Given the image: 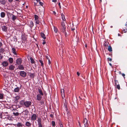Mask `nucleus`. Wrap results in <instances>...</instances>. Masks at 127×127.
I'll use <instances>...</instances> for the list:
<instances>
[{
	"instance_id": "603ef678",
	"label": "nucleus",
	"mask_w": 127,
	"mask_h": 127,
	"mask_svg": "<svg viewBox=\"0 0 127 127\" xmlns=\"http://www.w3.org/2000/svg\"><path fill=\"white\" fill-rule=\"evenodd\" d=\"M3 57V56L1 55V54H0V60L2 59V58Z\"/></svg>"
},
{
	"instance_id": "dca6fc26",
	"label": "nucleus",
	"mask_w": 127,
	"mask_h": 127,
	"mask_svg": "<svg viewBox=\"0 0 127 127\" xmlns=\"http://www.w3.org/2000/svg\"><path fill=\"white\" fill-rule=\"evenodd\" d=\"M38 91L39 94H40L41 95H43V93L42 91V90H41V88L40 87H39L38 89Z\"/></svg>"
},
{
	"instance_id": "393cba45",
	"label": "nucleus",
	"mask_w": 127,
	"mask_h": 127,
	"mask_svg": "<svg viewBox=\"0 0 127 127\" xmlns=\"http://www.w3.org/2000/svg\"><path fill=\"white\" fill-rule=\"evenodd\" d=\"M5 13L3 12H2L0 13V16L2 18H4L5 17Z\"/></svg>"
},
{
	"instance_id": "f03ea898",
	"label": "nucleus",
	"mask_w": 127,
	"mask_h": 127,
	"mask_svg": "<svg viewBox=\"0 0 127 127\" xmlns=\"http://www.w3.org/2000/svg\"><path fill=\"white\" fill-rule=\"evenodd\" d=\"M32 102L30 101H25L24 106L26 108H29L31 105Z\"/></svg>"
},
{
	"instance_id": "5fc2aeb1",
	"label": "nucleus",
	"mask_w": 127,
	"mask_h": 127,
	"mask_svg": "<svg viewBox=\"0 0 127 127\" xmlns=\"http://www.w3.org/2000/svg\"><path fill=\"white\" fill-rule=\"evenodd\" d=\"M121 74L122 75V76L124 77V78H125V75L123 73H122V74Z\"/></svg>"
},
{
	"instance_id": "37998d69",
	"label": "nucleus",
	"mask_w": 127,
	"mask_h": 127,
	"mask_svg": "<svg viewBox=\"0 0 127 127\" xmlns=\"http://www.w3.org/2000/svg\"><path fill=\"white\" fill-rule=\"evenodd\" d=\"M54 30L55 33H56L57 32V28L54 27Z\"/></svg>"
},
{
	"instance_id": "a18cd8bd",
	"label": "nucleus",
	"mask_w": 127,
	"mask_h": 127,
	"mask_svg": "<svg viewBox=\"0 0 127 127\" xmlns=\"http://www.w3.org/2000/svg\"><path fill=\"white\" fill-rule=\"evenodd\" d=\"M30 77H33L34 76V73H31L30 74Z\"/></svg>"
},
{
	"instance_id": "b1692460",
	"label": "nucleus",
	"mask_w": 127,
	"mask_h": 127,
	"mask_svg": "<svg viewBox=\"0 0 127 127\" xmlns=\"http://www.w3.org/2000/svg\"><path fill=\"white\" fill-rule=\"evenodd\" d=\"M9 62V63L11 64L12 63L13 61V59L12 58H9L8 59Z\"/></svg>"
},
{
	"instance_id": "5701e85b",
	"label": "nucleus",
	"mask_w": 127,
	"mask_h": 127,
	"mask_svg": "<svg viewBox=\"0 0 127 127\" xmlns=\"http://www.w3.org/2000/svg\"><path fill=\"white\" fill-rule=\"evenodd\" d=\"M40 35L44 39H45L46 38V37L45 36V34L42 32H41L40 33Z\"/></svg>"
},
{
	"instance_id": "473e14b6",
	"label": "nucleus",
	"mask_w": 127,
	"mask_h": 127,
	"mask_svg": "<svg viewBox=\"0 0 127 127\" xmlns=\"http://www.w3.org/2000/svg\"><path fill=\"white\" fill-rule=\"evenodd\" d=\"M108 50L110 52H111L112 51V48L110 46H109L108 48Z\"/></svg>"
},
{
	"instance_id": "c756f323",
	"label": "nucleus",
	"mask_w": 127,
	"mask_h": 127,
	"mask_svg": "<svg viewBox=\"0 0 127 127\" xmlns=\"http://www.w3.org/2000/svg\"><path fill=\"white\" fill-rule=\"evenodd\" d=\"M0 2L3 4H5L6 2L5 0H0Z\"/></svg>"
},
{
	"instance_id": "72a5a7b5",
	"label": "nucleus",
	"mask_w": 127,
	"mask_h": 127,
	"mask_svg": "<svg viewBox=\"0 0 127 127\" xmlns=\"http://www.w3.org/2000/svg\"><path fill=\"white\" fill-rule=\"evenodd\" d=\"M51 124L53 127H55V122L54 121H52L51 122Z\"/></svg>"
},
{
	"instance_id": "09e8293b",
	"label": "nucleus",
	"mask_w": 127,
	"mask_h": 127,
	"mask_svg": "<svg viewBox=\"0 0 127 127\" xmlns=\"http://www.w3.org/2000/svg\"><path fill=\"white\" fill-rule=\"evenodd\" d=\"M39 4L41 6H43V3L42 2H39Z\"/></svg>"
},
{
	"instance_id": "6ab92c4d",
	"label": "nucleus",
	"mask_w": 127,
	"mask_h": 127,
	"mask_svg": "<svg viewBox=\"0 0 127 127\" xmlns=\"http://www.w3.org/2000/svg\"><path fill=\"white\" fill-rule=\"evenodd\" d=\"M25 125L27 126L28 127H30L31 125V124L29 122L27 121L26 122Z\"/></svg>"
},
{
	"instance_id": "49530a36",
	"label": "nucleus",
	"mask_w": 127,
	"mask_h": 127,
	"mask_svg": "<svg viewBox=\"0 0 127 127\" xmlns=\"http://www.w3.org/2000/svg\"><path fill=\"white\" fill-rule=\"evenodd\" d=\"M13 38L14 39V41H17V39L16 37H13Z\"/></svg>"
},
{
	"instance_id": "e2e57ef3",
	"label": "nucleus",
	"mask_w": 127,
	"mask_h": 127,
	"mask_svg": "<svg viewBox=\"0 0 127 127\" xmlns=\"http://www.w3.org/2000/svg\"><path fill=\"white\" fill-rule=\"evenodd\" d=\"M64 107L66 108V109H67V105L66 104H64Z\"/></svg>"
},
{
	"instance_id": "6e6552de",
	"label": "nucleus",
	"mask_w": 127,
	"mask_h": 127,
	"mask_svg": "<svg viewBox=\"0 0 127 127\" xmlns=\"http://www.w3.org/2000/svg\"><path fill=\"white\" fill-rule=\"evenodd\" d=\"M37 118V116L36 114H33L31 117V120L32 121H35L36 120Z\"/></svg>"
},
{
	"instance_id": "4be33fe9",
	"label": "nucleus",
	"mask_w": 127,
	"mask_h": 127,
	"mask_svg": "<svg viewBox=\"0 0 127 127\" xmlns=\"http://www.w3.org/2000/svg\"><path fill=\"white\" fill-rule=\"evenodd\" d=\"M6 13L8 17V18L10 17H11V15L12 16L13 15L12 14L8 12H7Z\"/></svg>"
},
{
	"instance_id": "ddd939ff",
	"label": "nucleus",
	"mask_w": 127,
	"mask_h": 127,
	"mask_svg": "<svg viewBox=\"0 0 127 127\" xmlns=\"http://www.w3.org/2000/svg\"><path fill=\"white\" fill-rule=\"evenodd\" d=\"M15 67L14 66L11 64L9 66V70H12L14 69Z\"/></svg>"
},
{
	"instance_id": "20e7f679",
	"label": "nucleus",
	"mask_w": 127,
	"mask_h": 127,
	"mask_svg": "<svg viewBox=\"0 0 127 127\" xmlns=\"http://www.w3.org/2000/svg\"><path fill=\"white\" fill-rule=\"evenodd\" d=\"M20 75L21 76L25 77L27 76V73L24 71H21L20 72Z\"/></svg>"
},
{
	"instance_id": "39448f33",
	"label": "nucleus",
	"mask_w": 127,
	"mask_h": 127,
	"mask_svg": "<svg viewBox=\"0 0 127 127\" xmlns=\"http://www.w3.org/2000/svg\"><path fill=\"white\" fill-rule=\"evenodd\" d=\"M13 112V115L15 116H17L19 115V113L18 112L17 110L16 109H13L12 110Z\"/></svg>"
},
{
	"instance_id": "2f4dec72",
	"label": "nucleus",
	"mask_w": 127,
	"mask_h": 127,
	"mask_svg": "<svg viewBox=\"0 0 127 127\" xmlns=\"http://www.w3.org/2000/svg\"><path fill=\"white\" fill-rule=\"evenodd\" d=\"M30 60L31 61V63L32 64H34V63L35 62L34 60L31 57L30 58Z\"/></svg>"
},
{
	"instance_id": "c9c22d12",
	"label": "nucleus",
	"mask_w": 127,
	"mask_h": 127,
	"mask_svg": "<svg viewBox=\"0 0 127 127\" xmlns=\"http://www.w3.org/2000/svg\"><path fill=\"white\" fill-rule=\"evenodd\" d=\"M39 62L41 64V65L43 68L44 67L42 61L39 60Z\"/></svg>"
},
{
	"instance_id": "338daca9",
	"label": "nucleus",
	"mask_w": 127,
	"mask_h": 127,
	"mask_svg": "<svg viewBox=\"0 0 127 127\" xmlns=\"http://www.w3.org/2000/svg\"><path fill=\"white\" fill-rule=\"evenodd\" d=\"M46 58L48 60H49V57L48 56H46Z\"/></svg>"
},
{
	"instance_id": "6e6d98bb",
	"label": "nucleus",
	"mask_w": 127,
	"mask_h": 127,
	"mask_svg": "<svg viewBox=\"0 0 127 127\" xmlns=\"http://www.w3.org/2000/svg\"><path fill=\"white\" fill-rule=\"evenodd\" d=\"M64 33L65 36L66 37L67 35V33L66 32V31L65 32H63Z\"/></svg>"
},
{
	"instance_id": "3c124183",
	"label": "nucleus",
	"mask_w": 127,
	"mask_h": 127,
	"mask_svg": "<svg viewBox=\"0 0 127 127\" xmlns=\"http://www.w3.org/2000/svg\"><path fill=\"white\" fill-rule=\"evenodd\" d=\"M108 61H112V59L111 58H107Z\"/></svg>"
},
{
	"instance_id": "c03bdc74",
	"label": "nucleus",
	"mask_w": 127,
	"mask_h": 127,
	"mask_svg": "<svg viewBox=\"0 0 127 127\" xmlns=\"http://www.w3.org/2000/svg\"><path fill=\"white\" fill-rule=\"evenodd\" d=\"M61 93L62 96H63V95L64 97V92H61Z\"/></svg>"
},
{
	"instance_id": "69168bd1",
	"label": "nucleus",
	"mask_w": 127,
	"mask_h": 127,
	"mask_svg": "<svg viewBox=\"0 0 127 127\" xmlns=\"http://www.w3.org/2000/svg\"><path fill=\"white\" fill-rule=\"evenodd\" d=\"M77 75L78 76H79V75H80V73L79 72H77Z\"/></svg>"
},
{
	"instance_id": "13d9d810",
	"label": "nucleus",
	"mask_w": 127,
	"mask_h": 127,
	"mask_svg": "<svg viewBox=\"0 0 127 127\" xmlns=\"http://www.w3.org/2000/svg\"><path fill=\"white\" fill-rule=\"evenodd\" d=\"M107 44L106 43V42H105V43H104V46H105L106 47V46H107Z\"/></svg>"
},
{
	"instance_id": "0eeeda50",
	"label": "nucleus",
	"mask_w": 127,
	"mask_h": 127,
	"mask_svg": "<svg viewBox=\"0 0 127 127\" xmlns=\"http://www.w3.org/2000/svg\"><path fill=\"white\" fill-rule=\"evenodd\" d=\"M29 113L28 111L26 109L23 111V112L22 113L25 115V117H27L28 113Z\"/></svg>"
},
{
	"instance_id": "9b49d317",
	"label": "nucleus",
	"mask_w": 127,
	"mask_h": 127,
	"mask_svg": "<svg viewBox=\"0 0 127 127\" xmlns=\"http://www.w3.org/2000/svg\"><path fill=\"white\" fill-rule=\"evenodd\" d=\"M24 66L21 64H20L18 66V68L17 69H19V70H23L24 69Z\"/></svg>"
},
{
	"instance_id": "7ed1b4c3",
	"label": "nucleus",
	"mask_w": 127,
	"mask_h": 127,
	"mask_svg": "<svg viewBox=\"0 0 127 127\" xmlns=\"http://www.w3.org/2000/svg\"><path fill=\"white\" fill-rule=\"evenodd\" d=\"M83 123L84 124V127H88L89 125L88 120L86 118L84 119Z\"/></svg>"
},
{
	"instance_id": "f3484780",
	"label": "nucleus",
	"mask_w": 127,
	"mask_h": 127,
	"mask_svg": "<svg viewBox=\"0 0 127 127\" xmlns=\"http://www.w3.org/2000/svg\"><path fill=\"white\" fill-rule=\"evenodd\" d=\"M29 24L30 26V27L31 28L33 27L34 26V24L32 21L31 20L30 21H29Z\"/></svg>"
},
{
	"instance_id": "bf43d9fd",
	"label": "nucleus",
	"mask_w": 127,
	"mask_h": 127,
	"mask_svg": "<svg viewBox=\"0 0 127 127\" xmlns=\"http://www.w3.org/2000/svg\"><path fill=\"white\" fill-rule=\"evenodd\" d=\"M51 61H50V60H48V64H49V65H50V64H51Z\"/></svg>"
},
{
	"instance_id": "cd10ccee",
	"label": "nucleus",
	"mask_w": 127,
	"mask_h": 127,
	"mask_svg": "<svg viewBox=\"0 0 127 127\" xmlns=\"http://www.w3.org/2000/svg\"><path fill=\"white\" fill-rule=\"evenodd\" d=\"M25 101L24 100H22L20 102V104L21 105H24Z\"/></svg>"
},
{
	"instance_id": "774afa93",
	"label": "nucleus",
	"mask_w": 127,
	"mask_h": 127,
	"mask_svg": "<svg viewBox=\"0 0 127 127\" xmlns=\"http://www.w3.org/2000/svg\"><path fill=\"white\" fill-rule=\"evenodd\" d=\"M53 14L54 15H56V13L55 11H53Z\"/></svg>"
},
{
	"instance_id": "2eb2a0df",
	"label": "nucleus",
	"mask_w": 127,
	"mask_h": 127,
	"mask_svg": "<svg viewBox=\"0 0 127 127\" xmlns=\"http://www.w3.org/2000/svg\"><path fill=\"white\" fill-rule=\"evenodd\" d=\"M21 85L20 88H19V87H18L15 88L14 91V92H18L21 89Z\"/></svg>"
},
{
	"instance_id": "58836bf2",
	"label": "nucleus",
	"mask_w": 127,
	"mask_h": 127,
	"mask_svg": "<svg viewBox=\"0 0 127 127\" xmlns=\"http://www.w3.org/2000/svg\"><path fill=\"white\" fill-rule=\"evenodd\" d=\"M35 20H37V19H38L39 17L37 15L35 14L34 15Z\"/></svg>"
},
{
	"instance_id": "864d4df0",
	"label": "nucleus",
	"mask_w": 127,
	"mask_h": 127,
	"mask_svg": "<svg viewBox=\"0 0 127 127\" xmlns=\"http://www.w3.org/2000/svg\"><path fill=\"white\" fill-rule=\"evenodd\" d=\"M45 43H46V42H45V40H43V42L42 43V44L43 45H44V44H45Z\"/></svg>"
},
{
	"instance_id": "bb28decb",
	"label": "nucleus",
	"mask_w": 127,
	"mask_h": 127,
	"mask_svg": "<svg viewBox=\"0 0 127 127\" xmlns=\"http://www.w3.org/2000/svg\"><path fill=\"white\" fill-rule=\"evenodd\" d=\"M20 98V96H17L15 97V101L17 102L18 101V100Z\"/></svg>"
},
{
	"instance_id": "a19ab883",
	"label": "nucleus",
	"mask_w": 127,
	"mask_h": 127,
	"mask_svg": "<svg viewBox=\"0 0 127 127\" xmlns=\"http://www.w3.org/2000/svg\"><path fill=\"white\" fill-rule=\"evenodd\" d=\"M35 23L36 24H39V23H40V21L38 20V19H37V20H35Z\"/></svg>"
},
{
	"instance_id": "4d7b16f0",
	"label": "nucleus",
	"mask_w": 127,
	"mask_h": 127,
	"mask_svg": "<svg viewBox=\"0 0 127 127\" xmlns=\"http://www.w3.org/2000/svg\"><path fill=\"white\" fill-rule=\"evenodd\" d=\"M64 92V90L63 89H62L61 90V92Z\"/></svg>"
},
{
	"instance_id": "de8ad7c7",
	"label": "nucleus",
	"mask_w": 127,
	"mask_h": 127,
	"mask_svg": "<svg viewBox=\"0 0 127 127\" xmlns=\"http://www.w3.org/2000/svg\"><path fill=\"white\" fill-rule=\"evenodd\" d=\"M123 31L124 33H126L127 32V29L125 28V29H124Z\"/></svg>"
},
{
	"instance_id": "e433bc0d",
	"label": "nucleus",
	"mask_w": 127,
	"mask_h": 127,
	"mask_svg": "<svg viewBox=\"0 0 127 127\" xmlns=\"http://www.w3.org/2000/svg\"><path fill=\"white\" fill-rule=\"evenodd\" d=\"M115 86L116 88H117L118 90H119L120 89V86L119 84L116 85Z\"/></svg>"
},
{
	"instance_id": "423d86ee",
	"label": "nucleus",
	"mask_w": 127,
	"mask_h": 127,
	"mask_svg": "<svg viewBox=\"0 0 127 127\" xmlns=\"http://www.w3.org/2000/svg\"><path fill=\"white\" fill-rule=\"evenodd\" d=\"M22 63V61L21 59L20 58L17 59L16 60V64L18 65L21 64Z\"/></svg>"
},
{
	"instance_id": "f257e3e1",
	"label": "nucleus",
	"mask_w": 127,
	"mask_h": 127,
	"mask_svg": "<svg viewBox=\"0 0 127 127\" xmlns=\"http://www.w3.org/2000/svg\"><path fill=\"white\" fill-rule=\"evenodd\" d=\"M37 122L38 123V127H43L42 124V119L40 117L37 118Z\"/></svg>"
},
{
	"instance_id": "4c0bfd02",
	"label": "nucleus",
	"mask_w": 127,
	"mask_h": 127,
	"mask_svg": "<svg viewBox=\"0 0 127 127\" xmlns=\"http://www.w3.org/2000/svg\"><path fill=\"white\" fill-rule=\"evenodd\" d=\"M59 124L60 126V127H63V125L61 123V122L60 121V120L59 119Z\"/></svg>"
},
{
	"instance_id": "1a4fd4ad",
	"label": "nucleus",
	"mask_w": 127,
	"mask_h": 127,
	"mask_svg": "<svg viewBox=\"0 0 127 127\" xmlns=\"http://www.w3.org/2000/svg\"><path fill=\"white\" fill-rule=\"evenodd\" d=\"M43 95H41L40 94H38L37 95H36L37 100L39 101L42 98V96Z\"/></svg>"
},
{
	"instance_id": "aec40b11",
	"label": "nucleus",
	"mask_w": 127,
	"mask_h": 127,
	"mask_svg": "<svg viewBox=\"0 0 127 127\" xmlns=\"http://www.w3.org/2000/svg\"><path fill=\"white\" fill-rule=\"evenodd\" d=\"M22 38L23 40H25L26 39V37L25 35L22 34Z\"/></svg>"
},
{
	"instance_id": "79ce46f5",
	"label": "nucleus",
	"mask_w": 127,
	"mask_h": 127,
	"mask_svg": "<svg viewBox=\"0 0 127 127\" xmlns=\"http://www.w3.org/2000/svg\"><path fill=\"white\" fill-rule=\"evenodd\" d=\"M4 51V49L2 48H1L0 49V53H2Z\"/></svg>"
},
{
	"instance_id": "9d476101",
	"label": "nucleus",
	"mask_w": 127,
	"mask_h": 127,
	"mask_svg": "<svg viewBox=\"0 0 127 127\" xmlns=\"http://www.w3.org/2000/svg\"><path fill=\"white\" fill-rule=\"evenodd\" d=\"M2 65L4 67H6L8 65V63L7 62L4 61L2 62Z\"/></svg>"
},
{
	"instance_id": "8fccbe9b",
	"label": "nucleus",
	"mask_w": 127,
	"mask_h": 127,
	"mask_svg": "<svg viewBox=\"0 0 127 127\" xmlns=\"http://www.w3.org/2000/svg\"><path fill=\"white\" fill-rule=\"evenodd\" d=\"M50 117H51V118H53V117H54V116H53V114H50Z\"/></svg>"
},
{
	"instance_id": "ea45409f",
	"label": "nucleus",
	"mask_w": 127,
	"mask_h": 127,
	"mask_svg": "<svg viewBox=\"0 0 127 127\" xmlns=\"http://www.w3.org/2000/svg\"><path fill=\"white\" fill-rule=\"evenodd\" d=\"M3 97V94H0V99H2Z\"/></svg>"
},
{
	"instance_id": "4468645a",
	"label": "nucleus",
	"mask_w": 127,
	"mask_h": 127,
	"mask_svg": "<svg viewBox=\"0 0 127 127\" xmlns=\"http://www.w3.org/2000/svg\"><path fill=\"white\" fill-rule=\"evenodd\" d=\"M1 28L3 31H4L5 32L7 31V28L6 26H2Z\"/></svg>"
},
{
	"instance_id": "0e129e2a",
	"label": "nucleus",
	"mask_w": 127,
	"mask_h": 127,
	"mask_svg": "<svg viewBox=\"0 0 127 127\" xmlns=\"http://www.w3.org/2000/svg\"><path fill=\"white\" fill-rule=\"evenodd\" d=\"M57 0H52V1L54 2H56Z\"/></svg>"
},
{
	"instance_id": "a211bd4d",
	"label": "nucleus",
	"mask_w": 127,
	"mask_h": 127,
	"mask_svg": "<svg viewBox=\"0 0 127 127\" xmlns=\"http://www.w3.org/2000/svg\"><path fill=\"white\" fill-rule=\"evenodd\" d=\"M66 31V28H61L60 29V31L62 32H64Z\"/></svg>"
},
{
	"instance_id": "680f3d73",
	"label": "nucleus",
	"mask_w": 127,
	"mask_h": 127,
	"mask_svg": "<svg viewBox=\"0 0 127 127\" xmlns=\"http://www.w3.org/2000/svg\"><path fill=\"white\" fill-rule=\"evenodd\" d=\"M2 45V44L1 42H0V48L1 47V46Z\"/></svg>"
},
{
	"instance_id": "7c9ffc66",
	"label": "nucleus",
	"mask_w": 127,
	"mask_h": 127,
	"mask_svg": "<svg viewBox=\"0 0 127 127\" xmlns=\"http://www.w3.org/2000/svg\"><path fill=\"white\" fill-rule=\"evenodd\" d=\"M61 16L62 20L64 21L65 20V17L64 15L62 13L61 14Z\"/></svg>"
},
{
	"instance_id": "f704fd0d",
	"label": "nucleus",
	"mask_w": 127,
	"mask_h": 127,
	"mask_svg": "<svg viewBox=\"0 0 127 127\" xmlns=\"http://www.w3.org/2000/svg\"><path fill=\"white\" fill-rule=\"evenodd\" d=\"M114 81H115V86H116V85H118L119 84V82L118 80H116L115 78V79L114 80Z\"/></svg>"
},
{
	"instance_id": "a878e982",
	"label": "nucleus",
	"mask_w": 127,
	"mask_h": 127,
	"mask_svg": "<svg viewBox=\"0 0 127 127\" xmlns=\"http://www.w3.org/2000/svg\"><path fill=\"white\" fill-rule=\"evenodd\" d=\"M17 18L16 16H15L14 14L13 15L12 17V19L13 21H14Z\"/></svg>"
},
{
	"instance_id": "052dcab7",
	"label": "nucleus",
	"mask_w": 127,
	"mask_h": 127,
	"mask_svg": "<svg viewBox=\"0 0 127 127\" xmlns=\"http://www.w3.org/2000/svg\"><path fill=\"white\" fill-rule=\"evenodd\" d=\"M3 114H8V112H6V111H5L4 112H3Z\"/></svg>"
},
{
	"instance_id": "412c9836",
	"label": "nucleus",
	"mask_w": 127,
	"mask_h": 127,
	"mask_svg": "<svg viewBox=\"0 0 127 127\" xmlns=\"http://www.w3.org/2000/svg\"><path fill=\"white\" fill-rule=\"evenodd\" d=\"M12 52L13 53V54L16 55V56H17V53H16V49H15L13 48H12Z\"/></svg>"
},
{
	"instance_id": "f8f14e48",
	"label": "nucleus",
	"mask_w": 127,
	"mask_h": 127,
	"mask_svg": "<svg viewBox=\"0 0 127 127\" xmlns=\"http://www.w3.org/2000/svg\"><path fill=\"white\" fill-rule=\"evenodd\" d=\"M15 125L16 127H22L23 126V124L19 122L16 124H15Z\"/></svg>"
},
{
	"instance_id": "c85d7f7f",
	"label": "nucleus",
	"mask_w": 127,
	"mask_h": 127,
	"mask_svg": "<svg viewBox=\"0 0 127 127\" xmlns=\"http://www.w3.org/2000/svg\"><path fill=\"white\" fill-rule=\"evenodd\" d=\"M61 28H64L66 27L65 25V23L64 22H61Z\"/></svg>"
}]
</instances>
